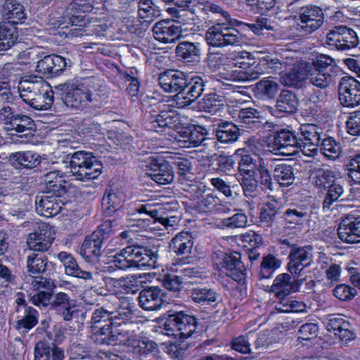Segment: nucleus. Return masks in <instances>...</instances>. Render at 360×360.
Segmentation results:
<instances>
[{
	"label": "nucleus",
	"instance_id": "1",
	"mask_svg": "<svg viewBox=\"0 0 360 360\" xmlns=\"http://www.w3.org/2000/svg\"><path fill=\"white\" fill-rule=\"evenodd\" d=\"M19 96L30 108L37 110L49 109L53 103V91L41 77L36 76L20 81Z\"/></svg>",
	"mask_w": 360,
	"mask_h": 360
},
{
	"label": "nucleus",
	"instance_id": "2",
	"mask_svg": "<svg viewBox=\"0 0 360 360\" xmlns=\"http://www.w3.org/2000/svg\"><path fill=\"white\" fill-rule=\"evenodd\" d=\"M63 103L70 109L82 110L90 105H99L103 101V87L98 83L85 86L68 82L63 84Z\"/></svg>",
	"mask_w": 360,
	"mask_h": 360
},
{
	"label": "nucleus",
	"instance_id": "3",
	"mask_svg": "<svg viewBox=\"0 0 360 360\" xmlns=\"http://www.w3.org/2000/svg\"><path fill=\"white\" fill-rule=\"evenodd\" d=\"M158 253L147 247L130 245L122 249L113 257L114 265L120 269L129 268H155Z\"/></svg>",
	"mask_w": 360,
	"mask_h": 360
},
{
	"label": "nucleus",
	"instance_id": "4",
	"mask_svg": "<svg viewBox=\"0 0 360 360\" xmlns=\"http://www.w3.org/2000/svg\"><path fill=\"white\" fill-rule=\"evenodd\" d=\"M70 173L76 179L88 181L97 179L102 173V162L92 153L78 150L68 161Z\"/></svg>",
	"mask_w": 360,
	"mask_h": 360
},
{
	"label": "nucleus",
	"instance_id": "5",
	"mask_svg": "<svg viewBox=\"0 0 360 360\" xmlns=\"http://www.w3.org/2000/svg\"><path fill=\"white\" fill-rule=\"evenodd\" d=\"M300 141L301 140L297 131L287 129H281L269 139L264 153L269 152L276 155H292L297 149L302 150L303 145Z\"/></svg>",
	"mask_w": 360,
	"mask_h": 360
},
{
	"label": "nucleus",
	"instance_id": "6",
	"mask_svg": "<svg viewBox=\"0 0 360 360\" xmlns=\"http://www.w3.org/2000/svg\"><path fill=\"white\" fill-rule=\"evenodd\" d=\"M196 319L183 311L169 314L162 325L165 334L176 338L186 339L196 330Z\"/></svg>",
	"mask_w": 360,
	"mask_h": 360
},
{
	"label": "nucleus",
	"instance_id": "7",
	"mask_svg": "<svg viewBox=\"0 0 360 360\" xmlns=\"http://www.w3.org/2000/svg\"><path fill=\"white\" fill-rule=\"evenodd\" d=\"M205 40L210 46L222 48L240 45L243 36L236 29L217 23L208 28L205 32Z\"/></svg>",
	"mask_w": 360,
	"mask_h": 360
},
{
	"label": "nucleus",
	"instance_id": "8",
	"mask_svg": "<svg viewBox=\"0 0 360 360\" xmlns=\"http://www.w3.org/2000/svg\"><path fill=\"white\" fill-rule=\"evenodd\" d=\"M112 311L100 307L95 309L91 316L89 324V339L96 345H103V339L108 334L114 324Z\"/></svg>",
	"mask_w": 360,
	"mask_h": 360
},
{
	"label": "nucleus",
	"instance_id": "9",
	"mask_svg": "<svg viewBox=\"0 0 360 360\" xmlns=\"http://www.w3.org/2000/svg\"><path fill=\"white\" fill-rule=\"evenodd\" d=\"M298 17L300 22L296 30L301 35L311 34L322 25L324 20L322 10L312 5L300 8Z\"/></svg>",
	"mask_w": 360,
	"mask_h": 360
},
{
	"label": "nucleus",
	"instance_id": "10",
	"mask_svg": "<svg viewBox=\"0 0 360 360\" xmlns=\"http://www.w3.org/2000/svg\"><path fill=\"white\" fill-rule=\"evenodd\" d=\"M212 259L217 264L221 265L226 275L236 281L240 282L245 277V268L240 261V254L238 252L214 253Z\"/></svg>",
	"mask_w": 360,
	"mask_h": 360
},
{
	"label": "nucleus",
	"instance_id": "11",
	"mask_svg": "<svg viewBox=\"0 0 360 360\" xmlns=\"http://www.w3.org/2000/svg\"><path fill=\"white\" fill-rule=\"evenodd\" d=\"M326 41L338 50L345 51L355 47L359 40L352 29L345 25H338L328 32Z\"/></svg>",
	"mask_w": 360,
	"mask_h": 360
},
{
	"label": "nucleus",
	"instance_id": "12",
	"mask_svg": "<svg viewBox=\"0 0 360 360\" xmlns=\"http://www.w3.org/2000/svg\"><path fill=\"white\" fill-rule=\"evenodd\" d=\"M193 191V206L198 212L208 213L216 210L219 213H227L230 211L227 205L221 204L219 198L212 193L203 191L198 187L194 188Z\"/></svg>",
	"mask_w": 360,
	"mask_h": 360
},
{
	"label": "nucleus",
	"instance_id": "13",
	"mask_svg": "<svg viewBox=\"0 0 360 360\" xmlns=\"http://www.w3.org/2000/svg\"><path fill=\"white\" fill-rule=\"evenodd\" d=\"M136 334L127 322H114L108 334L103 339V345H127L134 346L136 343Z\"/></svg>",
	"mask_w": 360,
	"mask_h": 360
},
{
	"label": "nucleus",
	"instance_id": "14",
	"mask_svg": "<svg viewBox=\"0 0 360 360\" xmlns=\"http://www.w3.org/2000/svg\"><path fill=\"white\" fill-rule=\"evenodd\" d=\"M288 271L294 276H298L305 268L311 265L313 262L312 248L309 245L297 247L291 246L288 255Z\"/></svg>",
	"mask_w": 360,
	"mask_h": 360
},
{
	"label": "nucleus",
	"instance_id": "15",
	"mask_svg": "<svg viewBox=\"0 0 360 360\" xmlns=\"http://www.w3.org/2000/svg\"><path fill=\"white\" fill-rule=\"evenodd\" d=\"M339 100L342 105L354 107L360 104V82L352 77L341 78L338 85Z\"/></svg>",
	"mask_w": 360,
	"mask_h": 360
},
{
	"label": "nucleus",
	"instance_id": "16",
	"mask_svg": "<svg viewBox=\"0 0 360 360\" xmlns=\"http://www.w3.org/2000/svg\"><path fill=\"white\" fill-rule=\"evenodd\" d=\"M165 297L164 290L158 286L146 287L139 292V305L145 311H158L165 304Z\"/></svg>",
	"mask_w": 360,
	"mask_h": 360
},
{
	"label": "nucleus",
	"instance_id": "17",
	"mask_svg": "<svg viewBox=\"0 0 360 360\" xmlns=\"http://www.w3.org/2000/svg\"><path fill=\"white\" fill-rule=\"evenodd\" d=\"M320 128L313 124L305 123L300 125L297 134H299L300 142L303 145L302 153L309 156H313L316 153L317 146L321 143Z\"/></svg>",
	"mask_w": 360,
	"mask_h": 360
},
{
	"label": "nucleus",
	"instance_id": "18",
	"mask_svg": "<svg viewBox=\"0 0 360 360\" xmlns=\"http://www.w3.org/2000/svg\"><path fill=\"white\" fill-rule=\"evenodd\" d=\"M146 174L158 184H168L174 180V171L167 161L150 157L146 165Z\"/></svg>",
	"mask_w": 360,
	"mask_h": 360
},
{
	"label": "nucleus",
	"instance_id": "19",
	"mask_svg": "<svg viewBox=\"0 0 360 360\" xmlns=\"http://www.w3.org/2000/svg\"><path fill=\"white\" fill-rule=\"evenodd\" d=\"M38 311L31 306H19L15 309L13 318L15 319V328L20 333H27L38 323Z\"/></svg>",
	"mask_w": 360,
	"mask_h": 360
},
{
	"label": "nucleus",
	"instance_id": "20",
	"mask_svg": "<svg viewBox=\"0 0 360 360\" xmlns=\"http://www.w3.org/2000/svg\"><path fill=\"white\" fill-rule=\"evenodd\" d=\"M158 80L161 88L167 93L181 94L186 91L187 77L183 72L168 70L159 75Z\"/></svg>",
	"mask_w": 360,
	"mask_h": 360
},
{
	"label": "nucleus",
	"instance_id": "21",
	"mask_svg": "<svg viewBox=\"0 0 360 360\" xmlns=\"http://www.w3.org/2000/svg\"><path fill=\"white\" fill-rule=\"evenodd\" d=\"M55 239V233L49 225H42L39 231L29 234L27 239L30 250L38 252L47 251Z\"/></svg>",
	"mask_w": 360,
	"mask_h": 360
},
{
	"label": "nucleus",
	"instance_id": "22",
	"mask_svg": "<svg viewBox=\"0 0 360 360\" xmlns=\"http://www.w3.org/2000/svg\"><path fill=\"white\" fill-rule=\"evenodd\" d=\"M339 238L347 243L360 242V215H347L342 219L338 229Z\"/></svg>",
	"mask_w": 360,
	"mask_h": 360
},
{
	"label": "nucleus",
	"instance_id": "23",
	"mask_svg": "<svg viewBox=\"0 0 360 360\" xmlns=\"http://www.w3.org/2000/svg\"><path fill=\"white\" fill-rule=\"evenodd\" d=\"M232 117L247 129H258L263 126L264 117L262 112L252 107H238L231 112Z\"/></svg>",
	"mask_w": 360,
	"mask_h": 360
},
{
	"label": "nucleus",
	"instance_id": "24",
	"mask_svg": "<svg viewBox=\"0 0 360 360\" xmlns=\"http://www.w3.org/2000/svg\"><path fill=\"white\" fill-rule=\"evenodd\" d=\"M148 119V128L157 132H161L165 128H176L180 122V117L176 110L174 109L161 110L158 114H151Z\"/></svg>",
	"mask_w": 360,
	"mask_h": 360
},
{
	"label": "nucleus",
	"instance_id": "25",
	"mask_svg": "<svg viewBox=\"0 0 360 360\" xmlns=\"http://www.w3.org/2000/svg\"><path fill=\"white\" fill-rule=\"evenodd\" d=\"M67 66L65 58L58 55H47L39 60L36 71L46 77H53L60 75Z\"/></svg>",
	"mask_w": 360,
	"mask_h": 360
},
{
	"label": "nucleus",
	"instance_id": "26",
	"mask_svg": "<svg viewBox=\"0 0 360 360\" xmlns=\"http://www.w3.org/2000/svg\"><path fill=\"white\" fill-rule=\"evenodd\" d=\"M207 82V81L201 77H193L190 82L187 81L186 92L183 91L176 94L177 104L181 107L191 105L202 94Z\"/></svg>",
	"mask_w": 360,
	"mask_h": 360
},
{
	"label": "nucleus",
	"instance_id": "27",
	"mask_svg": "<svg viewBox=\"0 0 360 360\" xmlns=\"http://www.w3.org/2000/svg\"><path fill=\"white\" fill-rule=\"evenodd\" d=\"M195 126L180 127L177 131L176 140L181 148H195L205 141V134Z\"/></svg>",
	"mask_w": 360,
	"mask_h": 360
},
{
	"label": "nucleus",
	"instance_id": "28",
	"mask_svg": "<svg viewBox=\"0 0 360 360\" xmlns=\"http://www.w3.org/2000/svg\"><path fill=\"white\" fill-rule=\"evenodd\" d=\"M326 328L329 332L338 336L342 342H347L356 337L349 322L339 314L328 319Z\"/></svg>",
	"mask_w": 360,
	"mask_h": 360
},
{
	"label": "nucleus",
	"instance_id": "29",
	"mask_svg": "<svg viewBox=\"0 0 360 360\" xmlns=\"http://www.w3.org/2000/svg\"><path fill=\"white\" fill-rule=\"evenodd\" d=\"M181 30L169 20H160L155 24L153 33L155 39L162 43H172L181 34Z\"/></svg>",
	"mask_w": 360,
	"mask_h": 360
},
{
	"label": "nucleus",
	"instance_id": "30",
	"mask_svg": "<svg viewBox=\"0 0 360 360\" xmlns=\"http://www.w3.org/2000/svg\"><path fill=\"white\" fill-rule=\"evenodd\" d=\"M50 307L65 321L72 320L75 311L73 300L68 294L63 292H58L53 297Z\"/></svg>",
	"mask_w": 360,
	"mask_h": 360
},
{
	"label": "nucleus",
	"instance_id": "31",
	"mask_svg": "<svg viewBox=\"0 0 360 360\" xmlns=\"http://www.w3.org/2000/svg\"><path fill=\"white\" fill-rule=\"evenodd\" d=\"M124 200L125 195L122 190L117 188H107L102 200V207L105 216H112L116 212L120 211Z\"/></svg>",
	"mask_w": 360,
	"mask_h": 360
},
{
	"label": "nucleus",
	"instance_id": "32",
	"mask_svg": "<svg viewBox=\"0 0 360 360\" xmlns=\"http://www.w3.org/2000/svg\"><path fill=\"white\" fill-rule=\"evenodd\" d=\"M36 210L37 213L45 217H51L58 214L62 209L61 200L51 195L43 194L36 198Z\"/></svg>",
	"mask_w": 360,
	"mask_h": 360
},
{
	"label": "nucleus",
	"instance_id": "33",
	"mask_svg": "<svg viewBox=\"0 0 360 360\" xmlns=\"http://www.w3.org/2000/svg\"><path fill=\"white\" fill-rule=\"evenodd\" d=\"M8 131H14L19 134L20 138L30 139L34 136L36 131V125L34 120L29 116L23 114H16L13 121L8 127H6Z\"/></svg>",
	"mask_w": 360,
	"mask_h": 360
},
{
	"label": "nucleus",
	"instance_id": "34",
	"mask_svg": "<svg viewBox=\"0 0 360 360\" xmlns=\"http://www.w3.org/2000/svg\"><path fill=\"white\" fill-rule=\"evenodd\" d=\"M58 258L63 264L67 275L82 278L86 281L94 279L93 274L91 271L81 269L71 254L67 252H60L58 254Z\"/></svg>",
	"mask_w": 360,
	"mask_h": 360
},
{
	"label": "nucleus",
	"instance_id": "35",
	"mask_svg": "<svg viewBox=\"0 0 360 360\" xmlns=\"http://www.w3.org/2000/svg\"><path fill=\"white\" fill-rule=\"evenodd\" d=\"M240 134L239 128L231 122H220L215 129L217 140L224 144H230L237 141Z\"/></svg>",
	"mask_w": 360,
	"mask_h": 360
},
{
	"label": "nucleus",
	"instance_id": "36",
	"mask_svg": "<svg viewBox=\"0 0 360 360\" xmlns=\"http://www.w3.org/2000/svg\"><path fill=\"white\" fill-rule=\"evenodd\" d=\"M291 276L283 273L278 275L271 286L270 292L278 300L285 301L287 297L293 291Z\"/></svg>",
	"mask_w": 360,
	"mask_h": 360
},
{
	"label": "nucleus",
	"instance_id": "37",
	"mask_svg": "<svg viewBox=\"0 0 360 360\" xmlns=\"http://www.w3.org/2000/svg\"><path fill=\"white\" fill-rule=\"evenodd\" d=\"M103 243L93 235L86 237L81 249L80 255L86 260L91 262H97L101 255Z\"/></svg>",
	"mask_w": 360,
	"mask_h": 360
},
{
	"label": "nucleus",
	"instance_id": "38",
	"mask_svg": "<svg viewBox=\"0 0 360 360\" xmlns=\"http://www.w3.org/2000/svg\"><path fill=\"white\" fill-rule=\"evenodd\" d=\"M193 246V237L188 232H181L176 235L169 243V248L177 255L186 257L191 252Z\"/></svg>",
	"mask_w": 360,
	"mask_h": 360
},
{
	"label": "nucleus",
	"instance_id": "39",
	"mask_svg": "<svg viewBox=\"0 0 360 360\" xmlns=\"http://www.w3.org/2000/svg\"><path fill=\"white\" fill-rule=\"evenodd\" d=\"M219 296L217 291L206 286H195L190 290V297L192 301L202 306L215 302Z\"/></svg>",
	"mask_w": 360,
	"mask_h": 360
},
{
	"label": "nucleus",
	"instance_id": "40",
	"mask_svg": "<svg viewBox=\"0 0 360 360\" xmlns=\"http://www.w3.org/2000/svg\"><path fill=\"white\" fill-rule=\"evenodd\" d=\"M312 184L319 191H326L335 180V172L328 168L319 167L314 169L311 174Z\"/></svg>",
	"mask_w": 360,
	"mask_h": 360
},
{
	"label": "nucleus",
	"instance_id": "41",
	"mask_svg": "<svg viewBox=\"0 0 360 360\" xmlns=\"http://www.w3.org/2000/svg\"><path fill=\"white\" fill-rule=\"evenodd\" d=\"M279 90V84L269 79L257 82L254 86L255 96L262 100L274 99Z\"/></svg>",
	"mask_w": 360,
	"mask_h": 360
},
{
	"label": "nucleus",
	"instance_id": "42",
	"mask_svg": "<svg viewBox=\"0 0 360 360\" xmlns=\"http://www.w3.org/2000/svg\"><path fill=\"white\" fill-rule=\"evenodd\" d=\"M281 214L282 205L281 202L274 198H271L264 205L260 212V221L265 223L266 226H271Z\"/></svg>",
	"mask_w": 360,
	"mask_h": 360
},
{
	"label": "nucleus",
	"instance_id": "43",
	"mask_svg": "<svg viewBox=\"0 0 360 360\" xmlns=\"http://www.w3.org/2000/svg\"><path fill=\"white\" fill-rule=\"evenodd\" d=\"M298 99L295 93L288 90H283L276 100V109L288 114L295 113L298 107Z\"/></svg>",
	"mask_w": 360,
	"mask_h": 360
},
{
	"label": "nucleus",
	"instance_id": "44",
	"mask_svg": "<svg viewBox=\"0 0 360 360\" xmlns=\"http://www.w3.org/2000/svg\"><path fill=\"white\" fill-rule=\"evenodd\" d=\"M306 77V64L300 63L295 65L290 72L283 73L280 81L285 86L297 87Z\"/></svg>",
	"mask_w": 360,
	"mask_h": 360
},
{
	"label": "nucleus",
	"instance_id": "45",
	"mask_svg": "<svg viewBox=\"0 0 360 360\" xmlns=\"http://www.w3.org/2000/svg\"><path fill=\"white\" fill-rule=\"evenodd\" d=\"M17 28L10 22L0 24V51H6L13 46L18 40Z\"/></svg>",
	"mask_w": 360,
	"mask_h": 360
},
{
	"label": "nucleus",
	"instance_id": "46",
	"mask_svg": "<svg viewBox=\"0 0 360 360\" xmlns=\"http://www.w3.org/2000/svg\"><path fill=\"white\" fill-rule=\"evenodd\" d=\"M244 68H245L244 66ZM244 70H233L229 73L227 79L236 82L252 81L259 78V75L264 73V68L260 63L255 65L248 66Z\"/></svg>",
	"mask_w": 360,
	"mask_h": 360
},
{
	"label": "nucleus",
	"instance_id": "47",
	"mask_svg": "<svg viewBox=\"0 0 360 360\" xmlns=\"http://www.w3.org/2000/svg\"><path fill=\"white\" fill-rule=\"evenodd\" d=\"M176 54L184 63H191L200 60V49L192 42H180L176 48Z\"/></svg>",
	"mask_w": 360,
	"mask_h": 360
},
{
	"label": "nucleus",
	"instance_id": "48",
	"mask_svg": "<svg viewBox=\"0 0 360 360\" xmlns=\"http://www.w3.org/2000/svg\"><path fill=\"white\" fill-rule=\"evenodd\" d=\"M9 159L13 165L25 168L35 167L41 162L40 156L31 151L12 153Z\"/></svg>",
	"mask_w": 360,
	"mask_h": 360
},
{
	"label": "nucleus",
	"instance_id": "49",
	"mask_svg": "<svg viewBox=\"0 0 360 360\" xmlns=\"http://www.w3.org/2000/svg\"><path fill=\"white\" fill-rule=\"evenodd\" d=\"M272 173L274 179L281 186H289L295 181L294 169L290 165L286 163L276 165Z\"/></svg>",
	"mask_w": 360,
	"mask_h": 360
},
{
	"label": "nucleus",
	"instance_id": "50",
	"mask_svg": "<svg viewBox=\"0 0 360 360\" xmlns=\"http://www.w3.org/2000/svg\"><path fill=\"white\" fill-rule=\"evenodd\" d=\"M326 191V193L322 202L323 209H329L334 202L345 198L343 186L338 182L337 179L327 187Z\"/></svg>",
	"mask_w": 360,
	"mask_h": 360
},
{
	"label": "nucleus",
	"instance_id": "51",
	"mask_svg": "<svg viewBox=\"0 0 360 360\" xmlns=\"http://www.w3.org/2000/svg\"><path fill=\"white\" fill-rule=\"evenodd\" d=\"M306 79L312 85L321 88H327L333 82V74L330 72H324L320 70L308 69L307 70Z\"/></svg>",
	"mask_w": 360,
	"mask_h": 360
},
{
	"label": "nucleus",
	"instance_id": "52",
	"mask_svg": "<svg viewBox=\"0 0 360 360\" xmlns=\"http://www.w3.org/2000/svg\"><path fill=\"white\" fill-rule=\"evenodd\" d=\"M309 217V212L306 208L302 207H295L287 209L282 214V217L287 224L295 226L302 224L307 220Z\"/></svg>",
	"mask_w": 360,
	"mask_h": 360
},
{
	"label": "nucleus",
	"instance_id": "53",
	"mask_svg": "<svg viewBox=\"0 0 360 360\" xmlns=\"http://www.w3.org/2000/svg\"><path fill=\"white\" fill-rule=\"evenodd\" d=\"M5 15L13 23H18L26 18L24 6L15 0H8L4 5Z\"/></svg>",
	"mask_w": 360,
	"mask_h": 360
},
{
	"label": "nucleus",
	"instance_id": "54",
	"mask_svg": "<svg viewBox=\"0 0 360 360\" xmlns=\"http://www.w3.org/2000/svg\"><path fill=\"white\" fill-rule=\"evenodd\" d=\"M281 260L273 255L268 254L263 257L259 273L260 278H271L276 270L281 266Z\"/></svg>",
	"mask_w": 360,
	"mask_h": 360
},
{
	"label": "nucleus",
	"instance_id": "55",
	"mask_svg": "<svg viewBox=\"0 0 360 360\" xmlns=\"http://www.w3.org/2000/svg\"><path fill=\"white\" fill-rule=\"evenodd\" d=\"M225 99L222 95L216 93L206 94L201 101V108L207 112L214 114L224 105Z\"/></svg>",
	"mask_w": 360,
	"mask_h": 360
},
{
	"label": "nucleus",
	"instance_id": "56",
	"mask_svg": "<svg viewBox=\"0 0 360 360\" xmlns=\"http://www.w3.org/2000/svg\"><path fill=\"white\" fill-rule=\"evenodd\" d=\"M47 266V257L41 253H34L27 256V267L30 274H39L44 272Z\"/></svg>",
	"mask_w": 360,
	"mask_h": 360
},
{
	"label": "nucleus",
	"instance_id": "57",
	"mask_svg": "<svg viewBox=\"0 0 360 360\" xmlns=\"http://www.w3.org/2000/svg\"><path fill=\"white\" fill-rule=\"evenodd\" d=\"M319 146L323 155L329 159L335 160L340 155V145L333 137L324 138Z\"/></svg>",
	"mask_w": 360,
	"mask_h": 360
},
{
	"label": "nucleus",
	"instance_id": "58",
	"mask_svg": "<svg viewBox=\"0 0 360 360\" xmlns=\"http://www.w3.org/2000/svg\"><path fill=\"white\" fill-rule=\"evenodd\" d=\"M138 6L139 15L141 18L153 20L160 15V10L152 0H140Z\"/></svg>",
	"mask_w": 360,
	"mask_h": 360
},
{
	"label": "nucleus",
	"instance_id": "59",
	"mask_svg": "<svg viewBox=\"0 0 360 360\" xmlns=\"http://www.w3.org/2000/svg\"><path fill=\"white\" fill-rule=\"evenodd\" d=\"M27 282L30 283L33 289L35 290H51L54 287V283L51 279L42 276H29L26 278Z\"/></svg>",
	"mask_w": 360,
	"mask_h": 360
},
{
	"label": "nucleus",
	"instance_id": "60",
	"mask_svg": "<svg viewBox=\"0 0 360 360\" xmlns=\"http://www.w3.org/2000/svg\"><path fill=\"white\" fill-rule=\"evenodd\" d=\"M333 63L334 60L332 58L326 55H321L312 63L310 68L333 74Z\"/></svg>",
	"mask_w": 360,
	"mask_h": 360
},
{
	"label": "nucleus",
	"instance_id": "61",
	"mask_svg": "<svg viewBox=\"0 0 360 360\" xmlns=\"http://www.w3.org/2000/svg\"><path fill=\"white\" fill-rule=\"evenodd\" d=\"M103 287L92 286L85 290L81 295L84 303L93 305L98 301V297L104 295Z\"/></svg>",
	"mask_w": 360,
	"mask_h": 360
},
{
	"label": "nucleus",
	"instance_id": "62",
	"mask_svg": "<svg viewBox=\"0 0 360 360\" xmlns=\"http://www.w3.org/2000/svg\"><path fill=\"white\" fill-rule=\"evenodd\" d=\"M248 217L242 211H239L231 217L223 219V224L229 228H243L246 226Z\"/></svg>",
	"mask_w": 360,
	"mask_h": 360
},
{
	"label": "nucleus",
	"instance_id": "63",
	"mask_svg": "<svg viewBox=\"0 0 360 360\" xmlns=\"http://www.w3.org/2000/svg\"><path fill=\"white\" fill-rule=\"evenodd\" d=\"M188 344L181 341L172 342L167 347V353L174 359H184L187 356Z\"/></svg>",
	"mask_w": 360,
	"mask_h": 360
},
{
	"label": "nucleus",
	"instance_id": "64",
	"mask_svg": "<svg viewBox=\"0 0 360 360\" xmlns=\"http://www.w3.org/2000/svg\"><path fill=\"white\" fill-rule=\"evenodd\" d=\"M357 294L356 290L345 284L338 285L333 290V295L341 301H349Z\"/></svg>",
	"mask_w": 360,
	"mask_h": 360
}]
</instances>
